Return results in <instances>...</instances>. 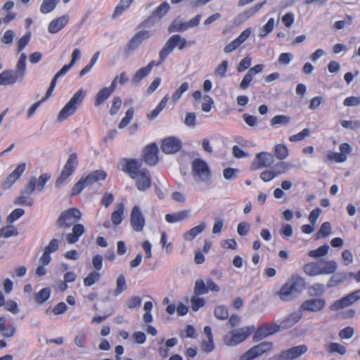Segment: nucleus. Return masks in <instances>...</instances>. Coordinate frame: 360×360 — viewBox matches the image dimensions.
<instances>
[{
  "instance_id": "052dcab7",
  "label": "nucleus",
  "mask_w": 360,
  "mask_h": 360,
  "mask_svg": "<svg viewBox=\"0 0 360 360\" xmlns=\"http://www.w3.org/2000/svg\"><path fill=\"white\" fill-rule=\"evenodd\" d=\"M309 134H310L309 129L307 128H305V129H302L300 132L290 136L289 137V141L291 142L300 141L303 140L304 139H305L307 136H309Z\"/></svg>"
},
{
  "instance_id": "6e6d98bb",
  "label": "nucleus",
  "mask_w": 360,
  "mask_h": 360,
  "mask_svg": "<svg viewBox=\"0 0 360 360\" xmlns=\"http://www.w3.org/2000/svg\"><path fill=\"white\" fill-rule=\"evenodd\" d=\"M274 27V19L271 18L261 28L259 37H264L272 32Z\"/></svg>"
},
{
  "instance_id": "f03ea898",
  "label": "nucleus",
  "mask_w": 360,
  "mask_h": 360,
  "mask_svg": "<svg viewBox=\"0 0 360 360\" xmlns=\"http://www.w3.org/2000/svg\"><path fill=\"white\" fill-rule=\"evenodd\" d=\"M188 41L185 38H183L179 34H174L171 36L164 46L159 52V60L156 63L155 60H151L144 68L150 72L154 66H159L163 63L167 59V56L174 51L177 46L179 50H183L186 47Z\"/></svg>"
},
{
  "instance_id": "393cba45",
  "label": "nucleus",
  "mask_w": 360,
  "mask_h": 360,
  "mask_svg": "<svg viewBox=\"0 0 360 360\" xmlns=\"http://www.w3.org/2000/svg\"><path fill=\"white\" fill-rule=\"evenodd\" d=\"M85 231L84 226L81 224H76L73 225L71 233L66 236V239L68 243L74 244L77 243L79 238L84 234Z\"/></svg>"
},
{
  "instance_id": "de8ad7c7",
  "label": "nucleus",
  "mask_w": 360,
  "mask_h": 360,
  "mask_svg": "<svg viewBox=\"0 0 360 360\" xmlns=\"http://www.w3.org/2000/svg\"><path fill=\"white\" fill-rule=\"evenodd\" d=\"M127 289L126 280L123 274H120L116 281L115 295H118Z\"/></svg>"
},
{
  "instance_id": "cd10ccee",
  "label": "nucleus",
  "mask_w": 360,
  "mask_h": 360,
  "mask_svg": "<svg viewBox=\"0 0 360 360\" xmlns=\"http://www.w3.org/2000/svg\"><path fill=\"white\" fill-rule=\"evenodd\" d=\"M189 213L188 210H181L175 213L167 214L165 215V220L170 224L181 221L189 217Z\"/></svg>"
},
{
  "instance_id": "dca6fc26",
  "label": "nucleus",
  "mask_w": 360,
  "mask_h": 360,
  "mask_svg": "<svg viewBox=\"0 0 360 360\" xmlns=\"http://www.w3.org/2000/svg\"><path fill=\"white\" fill-rule=\"evenodd\" d=\"M160 147L164 153L173 154L181 150L182 143L178 138L169 136L162 141Z\"/></svg>"
},
{
  "instance_id": "2eb2a0df",
  "label": "nucleus",
  "mask_w": 360,
  "mask_h": 360,
  "mask_svg": "<svg viewBox=\"0 0 360 360\" xmlns=\"http://www.w3.org/2000/svg\"><path fill=\"white\" fill-rule=\"evenodd\" d=\"M153 35L150 30L137 32L127 44V49L129 51L136 49L143 41L149 39Z\"/></svg>"
},
{
  "instance_id": "c03bdc74",
  "label": "nucleus",
  "mask_w": 360,
  "mask_h": 360,
  "mask_svg": "<svg viewBox=\"0 0 360 360\" xmlns=\"http://www.w3.org/2000/svg\"><path fill=\"white\" fill-rule=\"evenodd\" d=\"M60 0H44L40 11L42 13H48L52 11Z\"/></svg>"
},
{
  "instance_id": "c756f323",
  "label": "nucleus",
  "mask_w": 360,
  "mask_h": 360,
  "mask_svg": "<svg viewBox=\"0 0 360 360\" xmlns=\"http://www.w3.org/2000/svg\"><path fill=\"white\" fill-rule=\"evenodd\" d=\"M321 275V274H331L337 269V264L333 260H321L319 262Z\"/></svg>"
},
{
  "instance_id": "49530a36",
  "label": "nucleus",
  "mask_w": 360,
  "mask_h": 360,
  "mask_svg": "<svg viewBox=\"0 0 360 360\" xmlns=\"http://www.w3.org/2000/svg\"><path fill=\"white\" fill-rule=\"evenodd\" d=\"M189 88L188 82H185L174 91L172 96V99L174 103L177 102L181 97L182 94L186 92Z\"/></svg>"
},
{
  "instance_id": "c9c22d12",
  "label": "nucleus",
  "mask_w": 360,
  "mask_h": 360,
  "mask_svg": "<svg viewBox=\"0 0 360 360\" xmlns=\"http://www.w3.org/2000/svg\"><path fill=\"white\" fill-rule=\"evenodd\" d=\"M169 99V95L167 94L165 96L162 100L160 101L158 105L149 113L148 114V117L150 120L155 119L160 113V112L165 108V107L167 105V103Z\"/></svg>"
},
{
  "instance_id": "603ef678",
  "label": "nucleus",
  "mask_w": 360,
  "mask_h": 360,
  "mask_svg": "<svg viewBox=\"0 0 360 360\" xmlns=\"http://www.w3.org/2000/svg\"><path fill=\"white\" fill-rule=\"evenodd\" d=\"M324 290L323 285L315 283L309 288L308 293L311 297L320 296L323 294Z\"/></svg>"
},
{
  "instance_id": "79ce46f5",
  "label": "nucleus",
  "mask_w": 360,
  "mask_h": 360,
  "mask_svg": "<svg viewBox=\"0 0 360 360\" xmlns=\"http://www.w3.org/2000/svg\"><path fill=\"white\" fill-rule=\"evenodd\" d=\"M18 235V231L13 225H7L0 229V238L4 237L5 238H8Z\"/></svg>"
},
{
  "instance_id": "5701e85b",
  "label": "nucleus",
  "mask_w": 360,
  "mask_h": 360,
  "mask_svg": "<svg viewBox=\"0 0 360 360\" xmlns=\"http://www.w3.org/2000/svg\"><path fill=\"white\" fill-rule=\"evenodd\" d=\"M115 81H112L111 84L108 87H104L99 90L94 98L95 106H100L103 104L115 91Z\"/></svg>"
},
{
  "instance_id": "5fc2aeb1",
  "label": "nucleus",
  "mask_w": 360,
  "mask_h": 360,
  "mask_svg": "<svg viewBox=\"0 0 360 360\" xmlns=\"http://www.w3.org/2000/svg\"><path fill=\"white\" fill-rule=\"evenodd\" d=\"M327 350L330 353L337 352L341 355H344L347 352L344 346L337 342L330 343L327 347Z\"/></svg>"
},
{
  "instance_id": "b1692460",
  "label": "nucleus",
  "mask_w": 360,
  "mask_h": 360,
  "mask_svg": "<svg viewBox=\"0 0 360 360\" xmlns=\"http://www.w3.org/2000/svg\"><path fill=\"white\" fill-rule=\"evenodd\" d=\"M69 21V16L67 15H61L52 21L49 25L48 30L51 34H56L64 28Z\"/></svg>"
},
{
  "instance_id": "9b49d317",
  "label": "nucleus",
  "mask_w": 360,
  "mask_h": 360,
  "mask_svg": "<svg viewBox=\"0 0 360 360\" xmlns=\"http://www.w3.org/2000/svg\"><path fill=\"white\" fill-rule=\"evenodd\" d=\"M159 148L155 143H150L146 146L142 151L141 160L149 166H155L159 162Z\"/></svg>"
},
{
  "instance_id": "58836bf2",
  "label": "nucleus",
  "mask_w": 360,
  "mask_h": 360,
  "mask_svg": "<svg viewBox=\"0 0 360 360\" xmlns=\"http://www.w3.org/2000/svg\"><path fill=\"white\" fill-rule=\"evenodd\" d=\"M290 117L285 115H277L271 118L270 124L272 127L286 126L290 122Z\"/></svg>"
},
{
  "instance_id": "680f3d73",
  "label": "nucleus",
  "mask_w": 360,
  "mask_h": 360,
  "mask_svg": "<svg viewBox=\"0 0 360 360\" xmlns=\"http://www.w3.org/2000/svg\"><path fill=\"white\" fill-rule=\"evenodd\" d=\"M229 63L227 60H223L215 69L214 74L216 76L224 77L228 70Z\"/></svg>"
},
{
  "instance_id": "72a5a7b5",
  "label": "nucleus",
  "mask_w": 360,
  "mask_h": 360,
  "mask_svg": "<svg viewBox=\"0 0 360 360\" xmlns=\"http://www.w3.org/2000/svg\"><path fill=\"white\" fill-rule=\"evenodd\" d=\"M6 323L5 317H0V333L6 338H11L14 335L15 328L12 325L6 326Z\"/></svg>"
},
{
  "instance_id": "f8f14e48",
  "label": "nucleus",
  "mask_w": 360,
  "mask_h": 360,
  "mask_svg": "<svg viewBox=\"0 0 360 360\" xmlns=\"http://www.w3.org/2000/svg\"><path fill=\"white\" fill-rule=\"evenodd\" d=\"M360 300V289L356 290L334 302L330 307L331 311H338L352 305Z\"/></svg>"
},
{
  "instance_id": "423d86ee",
  "label": "nucleus",
  "mask_w": 360,
  "mask_h": 360,
  "mask_svg": "<svg viewBox=\"0 0 360 360\" xmlns=\"http://www.w3.org/2000/svg\"><path fill=\"white\" fill-rule=\"evenodd\" d=\"M78 165V158L76 153L70 155L63 166L60 174L56 180V186L59 188L75 171Z\"/></svg>"
},
{
  "instance_id": "6e6552de",
  "label": "nucleus",
  "mask_w": 360,
  "mask_h": 360,
  "mask_svg": "<svg viewBox=\"0 0 360 360\" xmlns=\"http://www.w3.org/2000/svg\"><path fill=\"white\" fill-rule=\"evenodd\" d=\"M192 173L200 181L207 182L210 180L211 172L209 166L200 158H196L192 162Z\"/></svg>"
},
{
  "instance_id": "4be33fe9",
  "label": "nucleus",
  "mask_w": 360,
  "mask_h": 360,
  "mask_svg": "<svg viewBox=\"0 0 360 360\" xmlns=\"http://www.w3.org/2000/svg\"><path fill=\"white\" fill-rule=\"evenodd\" d=\"M251 30L250 28L245 29L234 40L229 43L224 49V51L226 53H231L238 49L246 39L250 36Z\"/></svg>"
},
{
  "instance_id": "4c0bfd02",
  "label": "nucleus",
  "mask_w": 360,
  "mask_h": 360,
  "mask_svg": "<svg viewBox=\"0 0 360 360\" xmlns=\"http://www.w3.org/2000/svg\"><path fill=\"white\" fill-rule=\"evenodd\" d=\"M274 155L277 159L283 160L289 155V150L285 144L278 143L274 147Z\"/></svg>"
},
{
  "instance_id": "69168bd1",
  "label": "nucleus",
  "mask_w": 360,
  "mask_h": 360,
  "mask_svg": "<svg viewBox=\"0 0 360 360\" xmlns=\"http://www.w3.org/2000/svg\"><path fill=\"white\" fill-rule=\"evenodd\" d=\"M122 99L120 96H115L112 99V105L110 109V114L115 115L117 113L122 105Z\"/></svg>"
},
{
  "instance_id": "0e129e2a",
  "label": "nucleus",
  "mask_w": 360,
  "mask_h": 360,
  "mask_svg": "<svg viewBox=\"0 0 360 360\" xmlns=\"http://www.w3.org/2000/svg\"><path fill=\"white\" fill-rule=\"evenodd\" d=\"M86 186L87 184H86V181L84 180V176H82L72 187V195H76L79 194Z\"/></svg>"
},
{
  "instance_id": "c85d7f7f",
  "label": "nucleus",
  "mask_w": 360,
  "mask_h": 360,
  "mask_svg": "<svg viewBox=\"0 0 360 360\" xmlns=\"http://www.w3.org/2000/svg\"><path fill=\"white\" fill-rule=\"evenodd\" d=\"M206 227V224L204 221L201 222L199 225L191 229L186 231L183 237L184 240L190 241L194 239L198 234L202 233Z\"/></svg>"
},
{
  "instance_id": "f704fd0d",
  "label": "nucleus",
  "mask_w": 360,
  "mask_h": 360,
  "mask_svg": "<svg viewBox=\"0 0 360 360\" xmlns=\"http://www.w3.org/2000/svg\"><path fill=\"white\" fill-rule=\"evenodd\" d=\"M51 293L50 288H44L35 294L34 300L38 304H42L50 298Z\"/></svg>"
},
{
  "instance_id": "aec40b11",
  "label": "nucleus",
  "mask_w": 360,
  "mask_h": 360,
  "mask_svg": "<svg viewBox=\"0 0 360 360\" xmlns=\"http://www.w3.org/2000/svg\"><path fill=\"white\" fill-rule=\"evenodd\" d=\"M308 347L305 345L292 347L281 352L279 358L283 360H292L307 352Z\"/></svg>"
},
{
  "instance_id": "2f4dec72",
  "label": "nucleus",
  "mask_w": 360,
  "mask_h": 360,
  "mask_svg": "<svg viewBox=\"0 0 360 360\" xmlns=\"http://www.w3.org/2000/svg\"><path fill=\"white\" fill-rule=\"evenodd\" d=\"M347 160V155L343 153L328 151L324 158L325 162L341 163Z\"/></svg>"
},
{
  "instance_id": "a211bd4d",
  "label": "nucleus",
  "mask_w": 360,
  "mask_h": 360,
  "mask_svg": "<svg viewBox=\"0 0 360 360\" xmlns=\"http://www.w3.org/2000/svg\"><path fill=\"white\" fill-rule=\"evenodd\" d=\"M26 169L25 163L19 164L15 169L7 176L6 179L2 182L1 188L4 190L9 189L14 183L22 176Z\"/></svg>"
},
{
  "instance_id": "e433bc0d",
  "label": "nucleus",
  "mask_w": 360,
  "mask_h": 360,
  "mask_svg": "<svg viewBox=\"0 0 360 360\" xmlns=\"http://www.w3.org/2000/svg\"><path fill=\"white\" fill-rule=\"evenodd\" d=\"M134 0H120L115 6L112 16L114 18L121 15L124 11L128 9Z\"/></svg>"
},
{
  "instance_id": "a18cd8bd",
  "label": "nucleus",
  "mask_w": 360,
  "mask_h": 360,
  "mask_svg": "<svg viewBox=\"0 0 360 360\" xmlns=\"http://www.w3.org/2000/svg\"><path fill=\"white\" fill-rule=\"evenodd\" d=\"M208 293V288L205 281L202 279L197 280L195 282L194 295H201Z\"/></svg>"
},
{
  "instance_id": "ea45409f",
  "label": "nucleus",
  "mask_w": 360,
  "mask_h": 360,
  "mask_svg": "<svg viewBox=\"0 0 360 360\" xmlns=\"http://www.w3.org/2000/svg\"><path fill=\"white\" fill-rule=\"evenodd\" d=\"M101 278V274L97 271L90 272L86 277L84 278V285L89 287L98 282Z\"/></svg>"
},
{
  "instance_id": "864d4df0",
  "label": "nucleus",
  "mask_w": 360,
  "mask_h": 360,
  "mask_svg": "<svg viewBox=\"0 0 360 360\" xmlns=\"http://www.w3.org/2000/svg\"><path fill=\"white\" fill-rule=\"evenodd\" d=\"M150 72L144 67L140 68L136 72V73L132 77V83L138 84Z\"/></svg>"
},
{
  "instance_id": "bb28decb",
  "label": "nucleus",
  "mask_w": 360,
  "mask_h": 360,
  "mask_svg": "<svg viewBox=\"0 0 360 360\" xmlns=\"http://www.w3.org/2000/svg\"><path fill=\"white\" fill-rule=\"evenodd\" d=\"M107 177V174L103 170H95L89 173L87 176H84L87 186L92 185L98 181L105 180Z\"/></svg>"
},
{
  "instance_id": "ddd939ff",
  "label": "nucleus",
  "mask_w": 360,
  "mask_h": 360,
  "mask_svg": "<svg viewBox=\"0 0 360 360\" xmlns=\"http://www.w3.org/2000/svg\"><path fill=\"white\" fill-rule=\"evenodd\" d=\"M129 221L131 229L134 231H143L146 226V219L140 207L138 205H135L132 207Z\"/></svg>"
},
{
  "instance_id": "9d476101",
  "label": "nucleus",
  "mask_w": 360,
  "mask_h": 360,
  "mask_svg": "<svg viewBox=\"0 0 360 360\" xmlns=\"http://www.w3.org/2000/svg\"><path fill=\"white\" fill-rule=\"evenodd\" d=\"M169 5L167 2L164 1L159 5L152 13L146 18L143 22L139 25V28L149 27L160 20L169 10Z\"/></svg>"
},
{
  "instance_id": "1a4fd4ad",
  "label": "nucleus",
  "mask_w": 360,
  "mask_h": 360,
  "mask_svg": "<svg viewBox=\"0 0 360 360\" xmlns=\"http://www.w3.org/2000/svg\"><path fill=\"white\" fill-rule=\"evenodd\" d=\"M252 328L244 327L230 331L224 337L226 345L234 346L245 340L251 334Z\"/></svg>"
},
{
  "instance_id": "4d7b16f0",
  "label": "nucleus",
  "mask_w": 360,
  "mask_h": 360,
  "mask_svg": "<svg viewBox=\"0 0 360 360\" xmlns=\"http://www.w3.org/2000/svg\"><path fill=\"white\" fill-rule=\"evenodd\" d=\"M25 214V210L22 208L15 209L7 217V222L12 224L17 221Z\"/></svg>"
},
{
  "instance_id": "8fccbe9b",
  "label": "nucleus",
  "mask_w": 360,
  "mask_h": 360,
  "mask_svg": "<svg viewBox=\"0 0 360 360\" xmlns=\"http://www.w3.org/2000/svg\"><path fill=\"white\" fill-rule=\"evenodd\" d=\"M31 39L30 32H27L22 37H21L17 43V51L18 53L21 52L26 46L29 44Z\"/></svg>"
},
{
  "instance_id": "37998d69",
  "label": "nucleus",
  "mask_w": 360,
  "mask_h": 360,
  "mask_svg": "<svg viewBox=\"0 0 360 360\" xmlns=\"http://www.w3.org/2000/svg\"><path fill=\"white\" fill-rule=\"evenodd\" d=\"M329 250V247L327 245H323L315 250H310L308 252V255L310 257L318 258L319 257L325 256L328 254Z\"/></svg>"
},
{
  "instance_id": "3c124183",
  "label": "nucleus",
  "mask_w": 360,
  "mask_h": 360,
  "mask_svg": "<svg viewBox=\"0 0 360 360\" xmlns=\"http://www.w3.org/2000/svg\"><path fill=\"white\" fill-rule=\"evenodd\" d=\"M214 313L215 317L219 320H225L229 317L228 309L224 305L216 307Z\"/></svg>"
},
{
  "instance_id": "39448f33",
  "label": "nucleus",
  "mask_w": 360,
  "mask_h": 360,
  "mask_svg": "<svg viewBox=\"0 0 360 360\" xmlns=\"http://www.w3.org/2000/svg\"><path fill=\"white\" fill-rule=\"evenodd\" d=\"M86 96V91L80 89L74 94L70 101L61 109L58 115V120L63 122L77 111L79 107L82 103Z\"/></svg>"
},
{
  "instance_id": "09e8293b",
  "label": "nucleus",
  "mask_w": 360,
  "mask_h": 360,
  "mask_svg": "<svg viewBox=\"0 0 360 360\" xmlns=\"http://www.w3.org/2000/svg\"><path fill=\"white\" fill-rule=\"evenodd\" d=\"M134 115V108H129L125 113V116L122 119V120L119 123L118 127L120 129H123L125 127H127L130 123L131 120H132Z\"/></svg>"
},
{
  "instance_id": "338daca9",
  "label": "nucleus",
  "mask_w": 360,
  "mask_h": 360,
  "mask_svg": "<svg viewBox=\"0 0 360 360\" xmlns=\"http://www.w3.org/2000/svg\"><path fill=\"white\" fill-rule=\"evenodd\" d=\"M201 349L203 352L206 353L211 352L214 349V343L213 338H207V340H204L202 341Z\"/></svg>"
},
{
  "instance_id": "a19ab883",
  "label": "nucleus",
  "mask_w": 360,
  "mask_h": 360,
  "mask_svg": "<svg viewBox=\"0 0 360 360\" xmlns=\"http://www.w3.org/2000/svg\"><path fill=\"white\" fill-rule=\"evenodd\" d=\"M206 301L205 298L194 295L191 297V309L193 311H198L200 308L205 305Z\"/></svg>"
},
{
  "instance_id": "0eeeda50",
  "label": "nucleus",
  "mask_w": 360,
  "mask_h": 360,
  "mask_svg": "<svg viewBox=\"0 0 360 360\" xmlns=\"http://www.w3.org/2000/svg\"><path fill=\"white\" fill-rule=\"evenodd\" d=\"M82 218V212L75 207L63 211L57 220V224L61 228H70L76 224Z\"/></svg>"
},
{
  "instance_id": "4468645a",
  "label": "nucleus",
  "mask_w": 360,
  "mask_h": 360,
  "mask_svg": "<svg viewBox=\"0 0 360 360\" xmlns=\"http://www.w3.org/2000/svg\"><path fill=\"white\" fill-rule=\"evenodd\" d=\"M50 178L51 175L46 173L41 174L39 179H37L35 176H31L29 182L26 185L25 192L28 194H32L37 188L39 191H43L45 184Z\"/></svg>"
},
{
  "instance_id": "a878e982",
  "label": "nucleus",
  "mask_w": 360,
  "mask_h": 360,
  "mask_svg": "<svg viewBox=\"0 0 360 360\" xmlns=\"http://www.w3.org/2000/svg\"><path fill=\"white\" fill-rule=\"evenodd\" d=\"M125 205L120 202L116 205L115 210L111 214V221L114 226L120 225L124 219Z\"/></svg>"
},
{
  "instance_id": "774afa93",
  "label": "nucleus",
  "mask_w": 360,
  "mask_h": 360,
  "mask_svg": "<svg viewBox=\"0 0 360 360\" xmlns=\"http://www.w3.org/2000/svg\"><path fill=\"white\" fill-rule=\"evenodd\" d=\"M352 20V17L347 15L344 20L336 21L334 23L333 27L337 30H341L343 29L346 25H351Z\"/></svg>"
},
{
  "instance_id": "e2e57ef3",
  "label": "nucleus",
  "mask_w": 360,
  "mask_h": 360,
  "mask_svg": "<svg viewBox=\"0 0 360 360\" xmlns=\"http://www.w3.org/2000/svg\"><path fill=\"white\" fill-rule=\"evenodd\" d=\"M290 165L285 162H279L275 165L274 172L276 176L283 174H285L290 169Z\"/></svg>"
},
{
  "instance_id": "f3484780",
  "label": "nucleus",
  "mask_w": 360,
  "mask_h": 360,
  "mask_svg": "<svg viewBox=\"0 0 360 360\" xmlns=\"http://www.w3.org/2000/svg\"><path fill=\"white\" fill-rule=\"evenodd\" d=\"M280 326L276 323H263L256 330L253 339L256 341L261 340L278 332Z\"/></svg>"
},
{
  "instance_id": "bf43d9fd",
  "label": "nucleus",
  "mask_w": 360,
  "mask_h": 360,
  "mask_svg": "<svg viewBox=\"0 0 360 360\" xmlns=\"http://www.w3.org/2000/svg\"><path fill=\"white\" fill-rule=\"evenodd\" d=\"M331 232V225L328 221H326L322 224L321 226L318 233V238H325L327 237Z\"/></svg>"
},
{
  "instance_id": "f257e3e1",
  "label": "nucleus",
  "mask_w": 360,
  "mask_h": 360,
  "mask_svg": "<svg viewBox=\"0 0 360 360\" xmlns=\"http://www.w3.org/2000/svg\"><path fill=\"white\" fill-rule=\"evenodd\" d=\"M117 169L135 180V184L139 191H146L151 187L150 172L146 168H142V160L137 158H122L117 164Z\"/></svg>"
},
{
  "instance_id": "473e14b6",
  "label": "nucleus",
  "mask_w": 360,
  "mask_h": 360,
  "mask_svg": "<svg viewBox=\"0 0 360 360\" xmlns=\"http://www.w3.org/2000/svg\"><path fill=\"white\" fill-rule=\"evenodd\" d=\"M319 267V262H311L307 263L304 266L303 270L306 274L311 276H314L317 275H321V269Z\"/></svg>"
},
{
  "instance_id": "13d9d810",
  "label": "nucleus",
  "mask_w": 360,
  "mask_h": 360,
  "mask_svg": "<svg viewBox=\"0 0 360 360\" xmlns=\"http://www.w3.org/2000/svg\"><path fill=\"white\" fill-rule=\"evenodd\" d=\"M266 1H263L262 2H259L254 5L253 6L249 8L244 12V15L247 18H250L254 15H255L263 6L266 4Z\"/></svg>"
},
{
  "instance_id": "7c9ffc66",
  "label": "nucleus",
  "mask_w": 360,
  "mask_h": 360,
  "mask_svg": "<svg viewBox=\"0 0 360 360\" xmlns=\"http://www.w3.org/2000/svg\"><path fill=\"white\" fill-rule=\"evenodd\" d=\"M264 353L260 349L259 344L249 349L240 357V360H253Z\"/></svg>"
},
{
  "instance_id": "7ed1b4c3",
  "label": "nucleus",
  "mask_w": 360,
  "mask_h": 360,
  "mask_svg": "<svg viewBox=\"0 0 360 360\" xmlns=\"http://www.w3.org/2000/svg\"><path fill=\"white\" fill-rule=\"evenodd\" d=\"M305 288L306 283L303 278L298 275H292L282 285L277 295L281 300L288 302L295 298Z\"/></svg>"
},
{
  "instance_id": "6ab92c4d",
  "label": "nucleus",
  "mask_w": 360,
  "mask_h": 360,
  "mask_svg": "<svg viewBox=\"0 0 360 360\" xmlns=\"http://www.w3.org/2000/svg\"><path fill=\"white\" fill-rule=\"evenodd\" d=\"M273 162V155L266 152H261L257 154L254 160L251 169L252 170L269 167Z\"/></svg>"
},
{
  "instance_id": "412c9836",
  "label": "nucleus",
  "mask_w": 360,
  "mask_h": 360,
  "mask_svg": "<svg viewBox=\"0 0 360 360\" xmlns=\"http://www.w3.org/2000/svg\"><path fill=\"white\" fill-rule=\"evenodd\" d=\"M326 306L324 299H309L304 301L300 306V311L317 312L321 311Z\"/></svg>"
},
{
  "instance_id": "20e7f679",
  "label": "nucleus",
  "mask_w": 360,
  "mask_h": 360,
  "mask_svg": "<svg viewBox=\"0 0 360 360\" xmlns=\"http://www.w3.org/2000/svg\"><path fill=\"white\" fill-rule=\"evenodd\" d=\"M25 53H21L15 70L7 69L0 73V86H11L22 82L26 72Z\"/></svg>"
}]
</instances>
